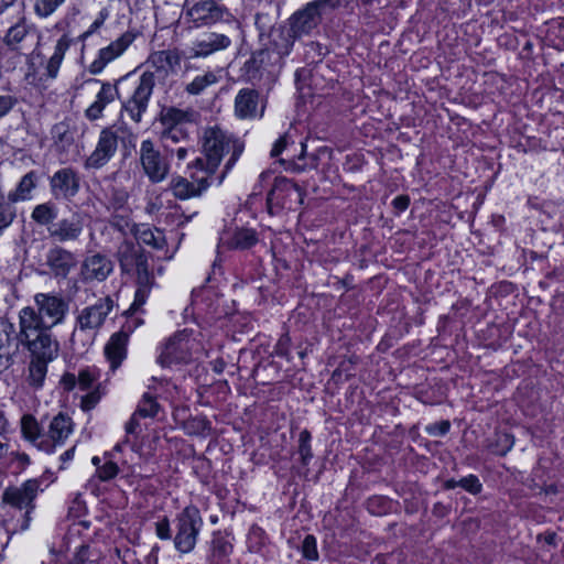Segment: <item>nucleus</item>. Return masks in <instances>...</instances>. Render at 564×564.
Wrapping results in <instances>:
<instances>
[{"mask_svg":"<svg viewBox=\"0 0 564 564\" xmlns=\"http://www.w3.org/2000/svg\"><path fill=\"white\" fill-rule=\"evenodd\" d=\"M34 306H25L19 312V338L37 339L41 346L55 349L57 339L52 328L64 322L69 303L58 293H36Z\"/></svg>","mask_w":564,"mask_h":564,"instance_id":"1","label":"nucleus"},{"mask_svg":"<svg viewBox=\"0 0 564 564\" xmlns=\"http://www.w3.org/2000/svg\"><path fill=\"white\" fill-rule=\"evenodd\" d=\"M202 147L204 158H197L188 167L210 176L217 171L224 155L230 154L225 165V171L218 176V183L223 182L226 172L232 167L243 151V145L237 139L227 134L218 127L205 129Z\"/></svg>","mask_w":564,"mask_h":564,"instance_id":"2","label":"nucleus"},{"mask_svg":"<svg viewBox=\"0 0 564 564\" xmlns=\"http://www.w3.org/2000/svg\"><path fill=\"white\" fill-rule=\"evenodd\" d=\"M112 308L113 301L110 296H106L100 297L95 304L79 311L76 315L75 327L70 335L72 345L79 346L82 349L90 346Z\"/></svg>","mask_w":564,"mask_h":564,"instance_id":"3","label":"nucleus"},{"mask_svg":"<svg viewBox=\"0 0 564 564\" xmlns=\"http://www.w3.org/2000/svg\"><path fill=\"white\" fill-rule=\"evenodd\" d=\"M176 534L174 546L181 553H189L195 549L198 534L203 527V518L197 507H185L175 519Z\"/></svg>","mask_w":564,"mask_h":564,"instance_id":"4","label":"nucleus"},{"mask_svg":"<svg viewBox=\"0 0 564 564\" xmlns=\"http://www.w3.org/2000/svg\"><path fill=\"white\" fill-rule=\"evenodd\" d=\"M340 0H315L308 2L304 8L295 11L288 20V24L297 34L299 37L308 35L322 22V17L326 9H335Z\"/></svg>","mask_w":564,"mask_h":564,"instance_id":"5","label":"nucleus"},{"mask_svg":"<svg viewBox=\"0 0 564 564\" xmlns=\"http://www.w3.org/2000/svg\"><path fill=\"white\" fill-rule=\"evenodd\" d=\"M304 197L302 189L293 181L280 176L275 177L274 183L267 196V207L271 215L282 209H295L303 204Z\"/></svg>","mask_w":564,"mask_h":564,"instance_id":"6","label":"nucleus"},{"mask_svg":"<svg viewBox=\"0 0 564 564\" xmlns=\"http://www.w3.org/2000/svg\"><path fill=\"white\" fill-rule=\"evenodd\" d=\"M31 354L29 366V381L33 387H42L47 372V364L54 360L59 351V344L55 343V349L48 346H41L37 339L19 338Z\"/></svg>","mask_w":564,"mask_h":564,"instance_id":"7","label":"nucleus"},{"mask_svg":"<svg viewBox=\"0 0 564 564\" xmlns=\"http://www.w3.org/2000/svg\"><path fill=\"white\" fill-rule=\"evenodd\" d=\"M117 257L123 272H135L138 283L143 285L150 283L148 258L139 243L132 240L122 241L118 247Z\"/></svg>","mask_w":564,"mask_h":564,"instance_id":"8","label":"nucleus"},{"mask_svg":"<svg viewBox=\"0 0 564 564\" xmlns=\"http://www.w3.org/2000/svg\"><path fill=\"white\" fill-rule=\"evenodd\" d=\"M187 329L175 333L164 345L158 362L162 367L188 364L192 359L193 339Z\"/></svg>","mask_w":564,"mask_h":564,"instance_id":"9","label":"nucleus"},{"mask_svg":"<svg viewBox=\"0 0 564 564\" xmlns=\"http://www.w3.org/2000/svg\"><path fill=\"white\" fill-rule=\"evenodd\" d=\"M139 160L143 173L152 183H160L170 173V163L150 139L143 140L139 149Z\"/></svg>","mask_w":564,"mask_h":564,"instance_id":"10","label":"nucleus"},{"mask_svg":"<svg viewBox=\"0 0 564 564\" xmlns=\"http://www.w3.org/2000/svg\"><path fill=\"white\" fill-rule=\"evenodd\" d=\"M156 83V75L153 72H144L139 79L131 97L122 104V109L135 123L141 122L145 113L150 97Z\"/></svg>","mask_w":564,"mask_h":564,"instance_id":"11","label":"nucleus"},{"mask_svg":"<svg viewBox=\"0 0 564 564\" xmlns=\"http://www.w3.org/2000/svg\"><path fill=\"white\" fill-rule=\"evenodd\" d=\"M186 17L195 26H207L218 22H230L231 13L214 0H200L189 6L186 0Z\"/></svg>","mask_w":564,"mask_h":564,"instance_id":"12","label":"nucleus"},{"mask_svg":"<svg viewBox=\"0 0 564 564\" xmlns=\"http://www.w3.org/2000/svg\"><path fill=\"white\" fill-rule=\"evenodd\" d=\"M119 132H123L122 126H111L100 131L94 152L87 158V169H100L115 155L118 148Z\"/></svg>","mask_w":564,"mask_h":564,"instance_id":"13","label":"nucleus"},{"mask_svg":"<svg viewBox=\"0 0 564 564\" xmlns=\"http://www.w3.org/2000/svg\"><path fill=\"white\" fill-rule=\"evenodd\" d=\"M40 482L36 479H29L20 487H8L2 494L3 502L19 510L25 509L22 529L29 527V514L34 508L33 501L37 495Z\"/></svg>","mask_w":564,"mask_h":564,"instance_id":"14","label":"nucleus"},{"mask_svg":"<svg viewBox=\"0 0 564 564\" xmlns=\"http://www.w3.org/2000/svg\"><path fill=\"white\" fill-rule=\"evenodd\" d=\"M191 178L192 181L182 176L172 178L170 188L176 198L187 199L200 195L210 185L212 176L194 170Z\"/></svg>","mask_w":564,"mask_h":564,"instance_id":"15","label":"nucleus"},{"mask_svg":"<svg viewBox=\"0 0 564 564\" xmlns=\"http://www.w3.org/2000/svg\"><path fill=\"white\" fill-rule=\"evenodd\" d=\"M80 187L78 173L72 167L56 171L50 178V189L55 199H72Z\"/></svg>","mask_w":564,"mask_h":564,"instance_id":"16","label":"nucleus"},{"mask_svg":"<svg viewBox=\"0 0 564 564\" xmlns=\"http://www.w3.org/2000/svg\"><path fill=\"white\" fill-rule=\"evenodd\" d=\"M265 102L259 91L251 88L240 89L235 98V115L239 119L261 118L264 113Z\"/></svg>","mask_w":564,"mask_h":564,"instance_id":"17","label":"nucleus"},{"mask_svg":"<svg viewBox=\"0 0 564 564\" xmlns=\"http://www.w3.org/2000/svg\"><path fill=\"white\" fill-rule=\"evenodd\" d=\"M135 34L127 31L108 46L99 50L97 57L89 65L91 74H99L113 59L119 57L134 41Z\"/></svg>","mask_w":564,"mask_h":564,"instance_id":"18","label":"nucleus"},{"mask_svg":"<svg viewBox=\"0 0 564 564\" xmlns=\"http://www.w3.org/2000/svg\"><path fill=\"white\" fill-rule=\"evenodd\" d=\"M84 221L79 214L74 213L69 217L55 220L48 227V237L59 243L75 242L83 235Z\"/></svg>","mask_w":564,"mask_h":564,"instance_id":"19","label":"nucleus"},{"mask_svg":"<svg viewBox=\"0 0 564 564\" xmlns=\"http://www.w3.org/2000/svg\"><path fill=\"white\" fill-rule=\"evenodd\" d=\"M76 256L61 247L51 248L45 258V264L50 269L51 274L57 279H66L68 274L77 267Z\"/></svg>","mask_w":564,"mask_h":564,"instance_id":"20","label":"nucleus"},{"mask_svg":"<svg viewBox=\"0 0 564 564\" xmlns=\"http://www.w3.org/2000/svg\"><path fill=\"white\" fill-rule=\"evenodd\" d=\"M19 336L12 323L0 321V373L13 362V356L19 350Z\"/></svg>","mask_w":564,"mask_h":564,"instance_id":"21","label":"nucleus"},{"mask_svg":"<svg viewBox=\"0 0 564 564\" xmlns=\"http://www.w3.org/2000/svg\"><path fill=\"white\" fill-rule=\"evenodd\" d=\"M74 422L70 416L64 413L55 415L45 432V441L51 445L50 453H53L56 446L63 445L65 440L73 433Z\"/></svg>","mask_w":564,"mask_h":564,"instance_id":"22","label":"nucleus"},{"mask_svg":"<svg viewBox=\"0 0 564 564\" xmlns=\"http://www.w3.org/2000/svg\"><path fill=\"white\" fill-rule=\"evenodd\" d=\"M35 32L26 23L24 19H21L14 25L10 26L6 32L2 42L6 44L8 50L14 52H22L26 48L28 44L33 42Z\"/></svg>","mask_w":564,"mask_h":564,"instance_id":"23","label":"nucleus"},{"mask_svg":"<svg viewBox=\"0 0 564 564\" xmlns=\"http://www.w3.org/2000/svg\"><path fill=\"white\" fill-rule=\"evenodd\" d=\"M129 332L119 330L113 333L107 341L104 354L112 371L117 370L127 357Z\"/></svg>","mask_w":564,"mask_h":564,"instance_id":"24","label":"nucleus"},{"mask_svg":"<svg viewBox=\"0 0 564 564\" xmlns=\"http://www.w3.org/2000/svg\"><path fill=\"white\" fill-rule=\"evenodd\" d=\"M111 272V260L100 253L86 257L82 264V274L86 281H105Z\"/></svg>","mask_w":564,"mask_h":564,"instance_id":"25","label":"nucleus"},{"mask_svg":"<svg viewBox=\"0 0 564 564\" xmlns=\"http://www.w3.org/2000/svg\"><path fill=\"white\" fill-rule=\"evenodd\" d=\"M296 39L300 37L289 24L279 25L271 29L269 46L284 59L291 53Z\"/></svg>","mask_w":564,"mask_h":564,"instance_id":"26","label":"nucleus"},{"mask_svg":"<svg viewBox=\"0 0 564 564\" xmlns=\"http://www.w3.org/2000/svg\"><path fill=\"white\" fill-rule=\"evenodd\" d=\"M118 97V88L110 83H102L96 100L85 110L88 120L95 121L102 117L105 108Z\"/></svg>","mask_w":564,"mask_h":564,"instance_id":"27","label":"nucleus"},{"mask_svg":"<svg viewBox=\"0 0 564 564\" xmlns=\"http://www.w3.org/2000/svg\"><path fill=\"white\" fill-rule=\"evenodd\" d=\"M21 433L23 437L40 451L50 453L51 445L45 441L40 423L32 414H24L21 417Z\"/></svg>","mask_w":564,"mask_h":564,"instance_id":"28","label":"nucleus"},{"mask_svg":"<svg viewBox=\"0 0 564 564\" xmlns=\"http://www.w3.org/2000/svg\"><path fill=\"white\" fill-rule=\"evenodd\" d=\"M230 39L225 34L208 33L197 40L193 45V56L205 57L212 53L225 50L230 45Z\"/></svg>","mask_w":564,"mask_h":564,"instance_id":"29","label":"nucleus"},{"mask_svg":"<svg viewBox=\"0 0 564 564\" xmlns=\"http://www.w3.org/2000/svg\"><path fill=\"white\" fill-rule=\"evenodd\" d=\"M39 175L35 171H30L22 176L17 187L9 192L8 198L14 204L18 202L30 200L33 191L37 187Z\"/></svg>","mask_w":564,"mask_h":564,"instance_id":"30","label":"nucleus"},{"mask_svg":"<svg viewBox=\"0 0 564 564\" xmlns=\"http://www.w3.org/2000/svg\"><path fill=\"white\" fill-rule=\"evenodd\" d=\"M196 117L197 112L194 110L167 107L161 111L160 120L163 126L183 127L184 123L194 122Z\"/></svg>","mask_w":564,"mask_h":564,"instance_id":"31","label":"nucleus"},{"mask_svg":"<svg viewBox=\"0 0 564 564\" xmlns=\"http://www.w3.org/2000/svg\"><path fill=\"white\" fill-rule=\"evenodd\" d=\"M58 209L54 202L48 200L34 206L31 213V219L39 226L48 227L54 225L57 219Z\"/></svg>","mask_w":564,"mask_h":564,"instance_id":"32","label":"nucleus"},{"mask_svg":"<svg viewBox=\"0 0 564 564\" xmlns=\"http://www.w3.org/2000/svg\"><path fill=\"white\" fill-rule=\"evenodd\" d=\"M70 41L66 35H63L54 47L53 55L46 63L45 75L48 78H55L57 76L61 64L64 59L66 51L69 48Z\"/></svg>","mask_w":564,"mask_h":564,"instance_id":"33","label":"nucleus"},{"mask_svg":"<svg viewBox=\"0 0 564 564\" xmlns=\"http://www.w3.org/2000/svg\"><path fill=\"white\" fill-rule=\"evenodd\" d=\"M134 236L135 238L147 246H151L154 249H163L166 245V240L164 237L163 231L154 228H149L145 226H138L134 229Z\"/></svg>","mask_w":564,"mask_h":564,"instance_id":"34","label":"nucleus"},{"mask_svg":"<svg viewBox=\"0 0 564 564\" xmlns=\"http://www.w3.org/2000/svg\"><path fill=\"white\" fill-rule=\"evenodd\" d=\"M161 138L166 151L171 154L174 152L172 144H183L188 142V133L183 127L164 126Z\"/></svg>","mask_w":564,"mask_h":564,"instance_id":"35","label":"nucleus"},{"mask_svg":"<svg viewBox=\"0 0 564 564\" xmlns=\"http://www.w3.org/2000/svg\"><path fill=\"white\" fill-rule=\"evenodd\" d=\"M258 242V235L256 230L250 228H240L232 235L229 247L234 249H249Z\"/></svg>","mask_w":564,"mask_h":564,"instance_id":"36","label":"nucleus"},{"mask_svg":"<svg viewBox=\"0 0 564 564\" xmlns=\"http://www.w3.org/2000/svg\"><path fill=\"white\" fill-rule=\"evenodd\" d=\"M259 61L262 64L263 70L269 74L273 73L275 68H280L283 64V58L276 54L270 46L257 51Z\"/></svg>","mask_w":564,"mask_h":564,"instance_id":"37","label":"nucleus"},{"mask_svg":"<svg viewBox=\"0 0 564 564\" xmlns=\"http://www.w3.org/2000/svg\"><path fill=\"white\" fill-rule=\"evenodd\" d=\"M216 82V75L213 72H207L203 75L196 76L191 83H188L185 87V91L189 95H199L208 86L215 84Z\"/></svg>","mask_w":564,"mask_h":564,"instance_id":"38","label":"nucleus"},{"mask_svg":"<svg viewBox=\"0 0 564 564\" xmlns=\"http://www.w3.org/2000/svg\"><path fill=\"white\" fill-rule=\"evenodd\" d=\"M17 217V208L14 203L11 202L8 197L7 200H1L0 203V236L3 230L7 229Z\"/></svg>","mask_w":564,"mask_h":564,"instance_id":"39","label":"nucleus"},{"mask_svg":"<svg viewBox=\"0 0 564 564\" xmlns=\"http://www.w3.org/2000/svg\"><path fill=\"white\" fill-rule=\"evenodd\" d=\"M159 408L160 405L154 398L149 393H144L138 404L135 414H139L141 417H154L159 412Z\"/></svg>","mask_w":564,"mask_h":564,"instance_id":"40","label":"nucleus"},{"mask_svg":"<svg viewBox=\"0 0 564 564\" xmlns=\"http://www.w3.org/2000/svg\"><path fill=\"white\" fill-rule=\"evenodd\" d=\"M52 137L55 143L62 144L63 147L70 144L74 140L69 124L65 121H61L53 126Z\"/></svg>","mask_w":564,"mask_h":564,"instance_id":"41","label":"nucleus"},{"mask_svg":"<svg viewBox=\"0 0 564 564\" xmlns=\"http://www.w3.org/2000/svg\"><path fill=\"white\" fill-rule=\"evenodd\" d=\"M65 0H34V12L41 18L53 14Z\"/></svg>","mask_w":564,"mask_h":564,"instance_id":"42","label":"nucleus"},{"mask_svg":"<svg viewBox=\"0 0 564 564\" xmlns=\"http://www.w3.org/2000/svg\"><path fill=\"white\" fill-rule=\"evenodd\" d=\"M311 433L307 430L301 431L299 435V454L303 465H307L310 459L313 457L311 448Z\"/></svg>","mask_w":564,"mask_h":564,"instance_id":"43","label":"nucleus"},{"mask_svg":"<svg viewBox=\"0 0 564 564\" xmlns=\"http://www.w3.org/2000/svg\"><path fill=\"white\" fill-rule=\"evenodd\" d=\"M243 74L247 76L249 80L257 79L260 77L263 72L262 64L259 61V56L257 52H254L251 57L243 65Z\"/></svg>","mask_w":564,"mask_h":564,"instance_id":"44","label":"nucleus"},{"mask_svg":"<svg viewBox=\"0 0 564 564\" xmlns=\"http://www.w3.org/2000/svg\"><path fill=\"white\" fill-rule=\"evenodd\" d=\"M154 278L152 274H150V283L147 285H143L142 283H138L139 288L135 292L134 302L132 303L130 311H138L147 301L149 291L151 286L153 285Z\"/></svg>","mask_w":564,"mask_h":564,"instance_id":"45","label":"nucleus"},{"mask_svg":"<svg viewBox=\"0 0 564 564\" xmlns=\"http://www.w3.org/2000/svg\"><path fill=\"white\" fill-rule=\"evenodd\" d=\"M514 438L511 434L502 433L497 435V448L494 449V453L503 456L506 455L513 446Z\"/></svg>","mask_w":564,"mask_h":564,"instance_id":"46","label":"nucleus"},{"mask_svg":"<svg viewBox=\"0 0 564 564\" xmlns=\"http://www.w3.org/2000/svg\"><path fill=\"white\" fill-rule=\"evenodd\" d=\"M303 556L310 561L318 558V552L316 547V539L313 535H306L302 543Z\"/></svg>","mask_w":564,"mask_h":564,"instance_id":"47","label":"nucleus"},{"mask_svg":"<svg viewBox=\"0 0 564 564\" xmlns=\"http://www.w3.org/2000/svg\"><path fill=\"white\" fill-rule=\"evenodd\" d=\"M119 473V467L116 463L109 460L106 462L101 467H98L97 475L98 478L102 481H108L115 478Z\"/></svg>","mask_w":564,"mask_h":564,"instance_id":"48","label":"nucleus"},{"mask_svg":"<svg viewBox=\"0 0 564 564\" xmlns=\"http://www.w3.org/2000/svg\"><path fill=\"white\" fill-rule=\"evenodd\" d=\"M459 486L464 488L466 491L476 495L481 491V484L477 476L469 475L459 480Z\"/></svg>","mask_w":564,"mask_h":564,"instance_id":"49","label":"nucleus"},{"mask_svg":"<svg viewBox=\"0 0 564 564\" xmlns=\"http://www.w3.org/2000/svg\"><path fill=\"white\" fill-rule=\"evenodd\" d=\"M95 370L89 368L83 369L78 373L77 383L82 390L90 389L93 382L96 380Z\"/></svg>","mask_w":564,"mask_h":564,"instance_id":"50","label":"nucleus"},{"mask_svg":"<svg viewBox=\"0 0 564 564\" xmlns=\"http://www.w3.org/2000/svg\"><path fill=\"white\" fill-rule=\"evenodd\" d=\"M164 61H165V70H175V68L180 67L182 56L180 51L177 50H165L164 51Z\"/></svg>","mask_w":564,"mask_h":564,"instance_id":"51","label":"nucleus"},{"mask_svg":"<svg viewBox=\"0 0 564 564\" xmlns=\"http://www.w3.org/2000/svg\"><path fill=\"white\" fill-rule=\"evenodd\" d=\"M155 534L161 540H170L172 538L170 520L163 517L155 523Z\"/></svg>","mask_w":564,"mask_h":564,"instance_id":"52","label":"nucleus"},{"mask_svg":"<svg viewBox=\"0 0 564 564\" xmlns=\"http://www.w3.org/2000/svg\"><path fill=\"white\" fill-rule=\"evenodd\" d=\"M108 17H109L108 9L107 8L101 9L99 11L98 17L96 18V20L91 23L89 29L86 32L83 33L82 37L83 39H87L91 34H94L105 23V21L107 20Z\"/></svg>","mask_w":564,"mask_h":564,"instance_id":"53","label":"nucleus"},{"mask_svg":"<svg viewBox=\"0 0 564 564\" xmlns=\"http://www.w3.org/2000/svg\"><path fill=\"white\" fill-rule=\"evenodd\" d=\"M290 344H291V338L289 337V335L288 334L282 335L275 345V354L280 357L289 358Z\"/></svg>","mask_w":564,"mask_h":564,"instance_id":"54","label":"nucleus"},{"mask_svg":"<svg viewBox=\"0 0 564 564\" xmlns=\"http://www.w3.org/2000/svg\"><path fill=\"white\" fill-rule=\"evenodd\" d=\"M449 427H451L449 421H441V422H437V423L426 426V432L433 436H442V435H445L449 431Z\"/></svg>","mask_w":564,"mask_h":564,"instance_id":"55","label":"nucleus"},{"mask_svg":"<svg viewBox=\"0 0 564 564\" xmlns=\"http://www.w3.org/2000/svg\"><path fill=\"white\" fill-rule=\"evenodd\" d=\"M148 63L158 70H165L164 51H158L149 56Z\"/></svg>","mask_w":564,"mask_h":564,"instance_id":"56","label":"nucleus"},{"mask_svg":"<svg viewBox=\"0 0 564 564\" xmlns=\"http://www.w3.org/2000/svg\"><path fill=\"white\" fill-rule=\"evenodd\" d=\"M213 549L215 553H218L219 555L224 556L231 552L232 546L223 538H219L213 541Z\"/></svg>","mask_w":564,"mask_h":564,"instance_id":"57","label":"nucleus"},{"mask_svg":"<svg viewBox=\"0 0 564 564\" xmlns=\"http://www.w3.org/2000/svg\"><path fill=\"white\" fill-rule=\"evenodd\" d=\"M254 24L260 31V35L264 34L270 29L269 15L264 13H257L254 17Z\"/></svg>","mask_w":564,"mask_h":564,"instance_id":"58","label":"nucleus"},{"mask_svg":"<svg viewBox=\"0 0 564 564\" xmlns=\"http://www.w3.org/2000/svg\"><path fill=\"white\" fill-rule=\"evenodd\" d=\"M100 397L97 392L87 393L82 398V408L85 411L91 410L99 401Z\"/></svg>","mask_w":564,"mask_h":564,"instance_id":"59","label":"nucleus"},{"mask_svg":"<svg viewBox=\"0 0 564 564\" xmlns=\"http://www.w3.org/2000/svg\"><path fill=\"white\" fill-rule=\"evenodd\" d=\"M15 100L12 96H0V119L13 108Z\"/></svg>","mask_w":564,"mask_h":564,"instance_id":"60","label":"nucleus"},{"mask_svg":"<svg viewBox=\"0 0 564 564\" xmlns=\"http://www.w3.org/2000/svg\"><path fill=\"white\" fill-rule=\"evenodd\" d=\"M88 553L89 547L87 545H82L68 564H86L88 561Z\"/></svg>","mask_w":564,"mask_h":564,"instance_id":"61","label":"nucleus"},{"mask_svg":"<svg viewBox=\"0 0 564 564\" xmlns=\"http://www.w3.org/2000/svg\"><path fill=\"white\" fill-rule=\"evenodd\" d=\"M128 194L124 191L115 189L112 194V204L116 209H122L127 203Z\"/></svg>","mask_w":564,"mask_h":564,"instance_id":"62","label":"nucleus"},{"mask_svg":"<svg viewBox=\"0 0 564 564\" xmlns=\"http://www.w3.org/2000/svg\"><path fill=\"white\" fill-rule=\"evenodd\" d=\"M286 145H288V134H284L282 137H280L273 144V148L271 150V156L275 158V156L280 155L282 153V151L286 148Z\"/></svg>","mask_w":564,"mask_h":564,"instance_id":"63","label":"nucleus"},{"mask_svg":"<svg viewBox=\"0 0 564 564\" xmlns=\"http://www.w3.org/2000/svg\"><path fill=\"white\" fill-rule=\"evenodd\" d=\"M393 207L399 212H404L410 205V198L406 195H399L392 200Z\"/></svg>","mask_w":564,"mask_h":564,"instance_id":"64","label":"nucleus"}]
</instances>
